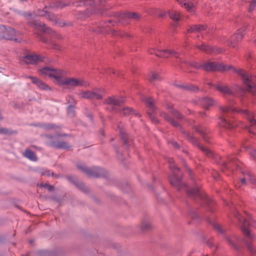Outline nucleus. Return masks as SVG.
I'll return each mask as SVG.
<instances>
[{
	"label": "nucleus",
	"instance_id": "1",
	"mask_svg": "<svg viewBox=\"0 0 256 256\" xmlns=\"http://www.w3.org/2000/svg\"><path fill=\"white\" fill-rule=\"evenodd\" d=\"M169 167L171 173L168 176V179L172 186L176 187L178 190L182 188L186 190L190 196H198L207 203L210 202V198L207 196L203 194L198 188H194L190 190L187 189L186 186L181 180L182 173L180 170L176 166L174 161L170 162Z\"/></svg>",
	"mask_w": 256,
	"mask_h": 256
},
{
	"label": "nucleus",
	"instance_id": "2",
	"mask_svg": "<svg viewBox=\"0 0 256 256\" xmlns=\"http://www.w3.org/2000/svg\"><path fill=\"white\" fill-rule=\"evenodd\" d=\"M234 216L240 223V228L242 232L246 235V239L245 241L248 249L252 254L256 256V250L254 249L248 242V240H250L254 238V236L250 232L248 228L250 222L248 220H246L241 216L238 212H236Z\"/></svg>",
	"mask_w": 256,
	"mask_h": 256
},
{
	"label": "nucleus",
	"instance_id": "3",
	"mask_svg": "<svg viewBox=\"0 0 256 256\" xmlns=\"http://www.w3.org/2000/svg\"><path fill=\"white\" fill-rule=\"evenodd\" d=\"M238 73L242 76L246 90L253 94H256V76H250L242 70H238Z\"/></svg>",
	"mask_w": 256,
	"mask_h": 256
},
{
	"label": "nucleus",
	"instance_id": "4",
	"mask_svg": "<svg viewBox=\"0 0 256 256\" xmlns=\"http://www.w3.org/2000/svg\"><path fill=\"white\" fill-rule=\"evenodd\" d=\"M62 72L61 76L58 82V84L66 86L68 87H78L85 85L86 82L83 80L74 77H64Z\"/></svg>",
	"mask_w": 256,
	"mask_h": 256
},
{
	"label": "nucleus",
	"instance_id": "5",
	"mask_svg": "<svg viewBox=\"0 0 256 256\" xmlns=\"http://www.w3.org/2000/svg\"><path fill=\"white\" fill-rule=\"evenodd\" d=\"M62 72V71L60 70H55L50 67H45L40 70V73L42 76H48L56 83H58Z\"/></svg>",
	"mask_w": 256,
	"mask_h": 256
},
{
	"label": "nucleus",
	"instance_id": "6",
	"mask_svg": "<svg viewBox=\"0 0 256 256\" xmlns=\"http://www.w3.org/2000/svg\"><path fill=\"white\" fill-rule=\"evenodd\" d=\"M194 66L196 68L202 66L207 71L228 70L232 68L231 66H226L223 64H216L214 62H208L202 66L196 65Z\"/></svg>",
	"mask_w": 256,
	"mask_h": 256
},
{
	"label": "nucleus",
	"instance_id": "7",
	"mask_svg": "<svg viewBox=\"0 0 256 256\" xmlns=\"http://www.w3.org/2000/svg\"><path fill=\"white\" fill-rule=\"evenodd\" d=\"M47 140L46 142L48 145L57 148H62L68 150L70 148V146L66 142L58 140L56 137L50 136H46Z\"/></svg>",
	"mask_w": 256,
	"mask_h": 256
},
{
	"label": "nucleus",
	"instance_id": "8",
	"mask_svg": "<svg viewBox=\"0 0 256 256\" xmlns=\"http://www.w3.org/2000/svg\"><path fill=\"white\" fill-rule=\"evenodd\" d=\"M16 32L12 28H6L4 26H0V39L16 40Z\"/></svg>",
	"mask_w": 256,
	"mask_h": 256
},
{
	"label": "nucleus",
	"instance_id": "9",
	"mask_svg": "<svg viewBox=\"0 0 256 256\" xmlns=\"http://www.w3.org/2000/svg\"><path fill=\"white\" fill-rule=\"evenodd\" d=\"M80 98H90L100 100L102 98V92L100 90L96 89L92 91L82 92L78 94Z\"/></svg>",
	"mask_w": 256,
	"mask_h": 256
},
{
	"label": "nucleus",
	"instance_id": "10",
	"mask_svg": "<svg viewBox=\"0 0 256 256\" xmlns=\"http://www.w3.org/2000/svg\"><path fill=\"white\" fill-rule=\"evenodd\" d=\"M220 110L222 112V115L220 118V120L218 122L219 125L221 126L228 128H234L236 125L232 124L230 122H228L226 120V114L230 111L231 109L226 106H222L221 107Z\"/></svg>",
	"mask_w": 256,
	"mask_h": 256
},
{
	"label": "nucleus",
	"instance_id": "11",
	"mask_svg": "<svg viewBox=\"0 0 256 256\" xmlns=\"http://www.w3.org/2000/svg\"><path fill=\"white\" fill-rule=\"evenodd\" d=\"M244 34V30H238L231 38L227 41L228 46L235 48L237 44L240 42Z\"/></svg>",
	"mask_w": 256,
	"mask_h": 256
},
{
	"label": "nucleus",
	"instance_id": "12",
	"mask_svg": "<svg viewBox=\"0 0 256 256\" xmlns=\"http://www.w3.org/2000/svg\"><path fill=\"white\" fill-rule=\"evenodd\" d=\"M42 58L40 56L36 54H28L22 58L20 61L22 64H36L42 61Z\"/></svg>",
	"mask_w": 256,
	"mask_h": 256
},
{
	"label": "nucleus",
	"instance_id": "13",
	"mask_svg": "<svg viewBox=\"0 0 256 256\" xmlns=\"http://www.w3.org/2000/svg\"><path fill=\"white\" fill-rule=\"evenodd\" d=\"M192 142L193 143H194L195 144H196L201 150H202L208 156V158H212L214 160H219L222 158L219 155L212 153L206 148L200 145L196 139L192 138Z\"/></svg>",
	"mask_w": 256,
	"mask_h": 256
},
{
	"label": "nucleus",
	"instance_id": "14",
	"mask_svg": "<svg viewBox=\"0 0 256 256\" xmlns=\"http://www.w3.org/2000/svg\"><path fill=\"white\" fill-rule=\"evenodd\" d=\"M150 54H154L156 56L158 57H162L164 58H168L170 56H174L178 58V54L171 50H156L154 49L150 50Z\"/></svg>",
	"mask_w": 256,
	"mask_h": 256
},
{
	"label": "nucleus",
	"instance_id": "15",
	"mask_svg": "<svg viewBox=\"0 0 256 256\" xmlns=\"http://www.w3.org/2000/svg\"><path fill=\"white\" fill-rule=\"evenodd\" d=\"M78 168L86 173L87 175L92 177H98L100 176V169L96 168H90L85 166H78Z\"/></svg>",
	"mask_w": 256,
	"mask_h": 256
},
{
	"label": "nucleus",
	"instance_id": "16",
	"mask_svg": "<svg viewBox=\"0 0 256 256\" xmlns=\"http://www.w3.org/2000/svg\"><path fill=\"white\" fill-rule=\"evenodd\" d=\"M124 102V99L122 97L118 98L115 97H108L105 100L106 104L114 106L120 107L122 104Z\"/></svg>",
	"mask_w": 256,
	"mask_h": 256
},
{
	"label": "nucleus",
	"instance_id": "17",
	"mask_svg": "<svg viewBox=\"0 0 256 256\" xmlns=\"http://www.w3.org/2000/svg\"><path fill=\"white\" fill-rule=\"evenodd\" d=\"M244 178L240 179V182L242 184H245L248 182L251 183H254V179L250 174L247 171H244L243 172Z\"/></svg>",
	"mask_w": 256,
	"mask_h": 256
},
{
	"label": "nucleus",
	"instance_id": "18",
	"mask_svg": "<svg viewBox=\"0 0 256 256\" xmlns=\"http://www.w3.org/2000/svg\"><path fill=\"white\" fill-rule=\"evenodd\" d=\"M216 88L224 94L231 95L233 94L232 91L227 86L217 84L216 86Z\"/></svg>",
	"mask_w": 256,
	"mask_h": 256
},
{
	"label": "nucleus",
	"instance_id": "19",
	"mask_svg": "<svg viewBox=\"0 0 256 256\" xmlns=\"http://www.w3.org/2000/svg\"><path fill=\"white\" fill-rule=\"evenodd\" d=\"M206 26L204 25H195L190 26L188 30V32L189 33L200 32L205 30Z\"/></svg>",
	"mask_w": 256,
	"mask_h": 256
},
{
	"label": "nucleus",
	"instance_id": "20",
	"mask_svg": "<svg viewBox=\"0 0 256 256\" xmlns=\"http://www.w3.org/2000/svg\"><path fill=\"white\" fill-rule=\"evenodd\" d=\"M178 2L182 6L184 7L187 10L191 12L193 10L194 5L192 3L190 2H187L186 0H177Z\"/></svg>",
	"mask_w": 256,
	"mask_h": 256
},
{
	"label": "nucleus",
	"instance_id": "21",
	"mask_svg": "<svg viewBox=\"0 0 256 256\" xmlns=\"http://www.w3.org/2000/svg\"><path fill=\"white\" fill-rule=\"evenodd\" d=\"M32 82L35 84L40 89L46 90L48 88V86L45 84L40 80L38 78L34 77H30Z\"/></svg>",
	"mask_w": 256,
	"mask_h": 256
},
{
	"label": "nucleus",
	"instance_id": "22",
	"mask_svg": "<svg viewBox=\"0 0 256 256\" xmlns=\"http://www.w3.org/2000/svg\"><path fill=\"white\" fill-rule=\"evenodd\" d=\"M32 24L35 28L44 32H46V28L45 24L38 20H35Z\"/></svg>",
	"mask_w": 256,
	"mask_h": 256
},
{
	"label": "nucleus",
	"instance_id": "23",
	"mask_svg": "<svg viewBox=\"0 0 256 256\" xmlns=\"http://www.w3.org/2000/svg\"><path fill=\"white\" fill-rule=\"evenodd\" d=\"M214 104V101L210 98H203L202 100V104L205 108H208Z\"/></svg>",
	"mask_w": 256,
	"mask_h": 256
},
{
	"label": "nucleus",
	"instance_id": "24",
	"mask_svg": "<svg viewBox=\"0 0 256 256\" xmlns=\"http://www.w3.org/2000/svg\"><path fill=\"white\" fill-rule=\"evenodd\" d=\"M142 100L146 104L147 106L149 107L152 112H154V101L151 98L144 96L142 98Z\"/></svg>",
	"mask_w": 256,
	"mask_h": 256
},
{
	"label": "nucleus",
	"instance_id": "25",
	"mask_svg": "<svg viewBox=\"0 0 256 256\" xmlns=\"http://www.w3.org/2000/svg\"><path fill=\"white\" fill-rule=\"evenodd\" d=\"M36 14L40 16H46L50 20H54V16L51 14L48 13L46 10H38Z\"/></svg>",
	"mask_w": 256,
	"mask_h": 256
},
{
	"label": "nucleus",
	"instance_id": "26",
	"mask_svg": "<svg viewBox=\"0 0 256 256\" xmlns=\"http://www.w3.org/2000/svg\"><path fill=\"white\" fill-rule=\"evenodd\" d=\"M24 156L30 160H36L37 158L36 157L34 154L30 150H26L24 152Z\"/></svg>",
	"mask_w": 256,
	"mask_h": 256
},
{
	"label": "nucleus",
	"instance_id": "27",
	"mask_svg": "<svg viewBox=\"0 0 256 256\" xmlns=\"http://www.w3.org/2000/svg\"><path fill=\"white\" fill-rule=\"evenodd\" d=\"M160 79V76L158 75V74L154 72H152L149 74L148 75V80L151 82H154L156 81H158Z\"/></svg>",
	"mask_w": 256,
	"mask_h": 256
},
{
	"label": "nucleus",
	"instance_id": "28",
	"mask_svg": "<svg viewBox=\"0 0 256 256\" xmlns=\"http://www.w3.org/2000/svg\"><path fill=\"white\" fill-rule=\"evenodd\" d=\"M138 17V14L135 12H127L120 15V18L137 19Z\"/></svg>",
	"mask_w": 256,
	"mask_h": 256
},
{
	"label": "nucleus",
	"instance_id": "29",
	"mask_svg": "<svg viewBox=\"0 0 256 256\" xmlns=\"http://www.w3.org/2000/svg\"><path fill=\"white\" fill-rule=\"evenodd\" d=\"M248 120L250 124V126L249 128L248 131L250 133L256 134V121L252 119L251 118H248Z\"/></svg>",
	"mask_w": 256,
	"mask_h": 256
},
{
	"label": "nucleus",
	"instance_id": "30",
	"mask_svg": "<svg viewBox=\"0 0 256 256\" xmlns=\"http://www.w3.org/2000/svg\"><path fill=\"white\" fill-rule=\"evenodd\" d=\"M170 17L174 21H178L180 18V13L176 11L169 12Z\"/></svg>",
	"mask_w": 256,
	"mask_h": 256
},
{
	"label": "nucleus",
	"instance_id": "31",
	"mask_svg": "<svg viewBox=\"0 0 256 256\" xmlns=\"http://www.w3.org/2000/svg\"><path fill=\"white\" fill-rule=\"evenodd\" d=\"M196 47L200 50L206 52L207 53L210 52L212 50V48L208 46H206L204 44H197Z\"/></svg>",
	"mask_w": 256,
	"mask_h": 256
},
{
	"label": "nucleus",
	"instance_id": "32",
	"mask_svg": "<svg viewBox=\"0 0 256 256\" xmlns=\"http://www.w3.org/2000/svg\"><path fill=\"white\" fill-rule=\"evenodd\" d=\"M119 110H120L121 113L124 116L130 115L134 114L132 109L128 107L123 108L122 110L120 108Z\"/></svg>",
	"mask_w": 256,
	"mask_h": 256
},
{
	"label": "nucleus",
	"instance_id": "33",
	"mask_svg": "<svg viewBox=\"0 0 256 256\" xmlns=\"http://www.w3.org/2000/svg\"><path fill=\"white\" fill-rule=\"evenodd\" d=\"M100 2V0H84L83 3L84 5L92 6L93 4H98Z\"/></svg>",
	"mask_w": 256,
	"mask_h": 256
},
{
	"label": "nucleus",
	"instance_id": "34",
	"mask_svg": "<svg viewBox=\"0 0 256 256\" xmlns=\"http://www.w3.org/2000/svg\"><path fill=\"white\" fill-rule=\"evenodd\" d=\"M140 228L142 230H149L151 228V224L150 222H142L141 224Z\"/></svg>",
	"mask_w": 256,
	"mask_h": 256
},
{
	"label": "nucleus",
	"instance_id": "35",
	"mask_svg": "<svg viewBox=\"0 0 256 256\" xmlns=\"http://www.w3.org/2000/svg\"><path fill=\"white\" fill-rule=\"evenodd\" d=\"M164 116L166 119H167L172 126H176V127L178 126V124L176 121L174 120L173 119H172L171 118H168L167 115L166 114H164Z\"/></svg>",
	"mask_w": 256,
	"mask_h": 256
},
{
	"label": "nucleus",
	"instance_id": "36",
	"mask_svg": "<svg viewBox=\"0 0 256 256\" xmlns=\"http://www.w3.org/2000/svg\"><path fill=\"white\" fill-rule=\"evenodd\" d=\"M13 133H14V132L8 129L0 128V134H10Z\"/></svg>",
	"mask_w": 256,
	"mask_h": 256
},
{
	"label": "nucleus",
	"instance_id": "37",
	"mask_svg": "<svg viewBox=\"0 0 256 256\" xmlns=\"http://www.w3.org/2000/svg\"><path fill=\"white\" fill-rule=\"evenodd\" d=\"M170 112H172V114L174 115L176 118H182V116L177 111H176V110H174L173 108H170Z\"/></svg>",
	"mask_w": 256,
	"mask_h": 256
},
{
	"label": "nucleus",
	"instance_id": "38",
	"mask_svg": "<svg viewBox=\"0 0 256 256\" xmlns=\"http://www.w3.org/2000/svg\"><path fill=\"white\" fill-rule=\"evenodd\" d=\"M68 115L72 117L74 116V108L72 106H70L68 108Z\"/></svg>",
	"mask_w": 256,
	"mask_h": 256
},
{
	"label": "nucleus",
	"instance_id": "39",
	"mask_svg": "<svg viewBox=\"0 0 256 256\" xmlns=\"http://www.w3.org/2000/svg\"><path fill=\"white\" fill-rule=\"evenodd\" d=\"M124 144L126 146H130L132 144V140L129 139H126L125 138H123Z\"/></svg>",
	"mask_w": 256,
	"mask_h": 256
},
{
	"label": "nucleus",
	"instance_id": "40",
	"mask_svg": "<svg viewBox=\"0 0 256 256\" xmlns=\"http://www.w3.org/2000/svg\"><path fill=\"white\" fill-rule=\"evenodd\" d=\"M68 103L73 104H75V101L74 98L72 96H68L67 98Z\"/></svg>",
	"mask_w": 256,
	"mask_h": 256
},
{
	"label": "nucleus",
	"instance_id": "41",
	"mask_svg": "<svg viewBox=\"0 0 256 256\" xmlns=\"http://www.w3.org/2000/svg\"><path fill=\"white\" fill-rule=\"evenodd\" d=\"M256 3L254 2L252 0L251 3L250 4V5L249 6V8H248L249 12H252L254 10V8L256 6Z\"/></svg>",
	"mask_w": 256,
	"mask_h": 256
},
{
	"label": "nucleus",
	"instance_id": "42",
	"mask_svg": "<svg viewBox=\"0 0 256 256\" xmlns=\"http://www.w3.org/2000/svg\"><path fill=\"white\" fill-rule=\"evenodd\" d=\"M41 127H42L45 129H46V130H49V129L54 128V126L50 124H43L42 126H41Z\"/></svg>",
	"mask_w": 256,
	"mask_h": 256
},
{
	"label": "nucleus",
	"instance_id": "43",
	"mask_svg": "<svg viewBox=\"0 0 256 256\" xmlns=\"http://www.w3.org/2000/svg\"><path fill=\"white\" fill-rule=\"evenodd\" d=\"M214 228L218 232H222V228L221 226L219 224H214Z\"/></svg>",
	"mask_w": 256,
	"mask_h": 256
},
{
	"label": "nucleus",
	"instance_id": "44",
	"mask_svg": "<svg viewBox=\"0 0 256 256\" xmlns=\"http://www.w3.org/2000/svg\"><path fill=\"white\" fill-rule=\"evenodd\" d=\"M40 186L41 187L46 188L49 190H51L54 188V187L52 186L48 185V184H40Z\"/></svg>",
	"mask_w": 256,
	"mask_h": 256
},
{
	"label": "nucleus",
	"instance_id": "45",
	"mask_svg": "<svg viewBox=\"0 0 256 256\" xmlns=\"http://www.w3.org/2000/svg\"><path fill=\"white\" fill-rule=\"evenodd\" d=\"M228 240V242L229 243V244L232 246L233 248H236V244H234V242H233L230 238H228L227 239Z\"/></svg>",
	"mask_w": 256,
	"mask_h": 256
},
{
	"label": "nucleus",
	"instance_id": "46",
	"mask_svg": "<svg viewBox=\"0 0 256 256\" xmlns=\"http://www.w3.org/2000/svg\"><path fill=\"white\" fill-rule=\"evenodd\" d=\"M170 144L175 148H179L178 144L176 142L172 141V142H170Z\"/></svg>",
	"mask_w": 256,
	"mask_h": 256
},
{
	"label": "nucleus",
	"instance_id": "47",
	"mask_svg": "<svg viewBox=\"0 0 256 256\" xmlns=\"http://www.w3.org/2000/svg\"><path fill=\"white\" fill-rule=\"evenodd\" d=\"M52 48L56 49V50H60V46L56 44H52Z\"/></svg>",
	"mask_w": 256,
	"mask_h": 256
},
{
	"label": "nucleus",
	"instance_id": "48",
	"mask_svg": "<svg viewBox=\"0 0 256 256\" xmlns=\"http://www.w3.org/2000/svg\"><path fill=\"white\" fill-rule=\"evenodd\" d=\"M251 155L253 158L256 159V150H254L253 152H251Z\"/></svg>",
	"mask_w": 256,
	"mask_h": 256
},
{
	"label": "nucleus",
	"instance_id": "49",
	"mask_svg": "<svg viewBox=\"0 0 256 256\" xmlns=\"http://www.w3.org/2000/svg\"><path fill=\"white\" fill-rule=\"evenodd\" d=\"M196 130L199 132L200 133L202 134H204L205 132H204V130H202L201 128H198L196 129Z\"/></svg>",
	"mask_w": 256,
	"mask_h": 256
},
{
	"label": "nucleus",
	"instance_id": "50",
	"mask_svg": "<svg viewBox=\"0 0 256 256\" xmlns=\"http://www.w3.org/2000/svg\"><path fill=\"white\" fill-rule=\"evenodd\" d=\"M92 30H93L94 32H104V30H101V29H92Z\"/></svg>",
	"mask_w": 256,
	"mask_h": 256
},
{
	"label": "nucleus",
	"instance_id": "51",
	"mask_svg": "<svg viewBox=\"0 0 256 256\" xmlns=\"http://www.w3.org/2000/svg\"><path fill=\"white\" fill-rule=\"evenodd\" d=\"M107 73H112V74H114V71L111 68H108L107 72H106Z\"/></svg>",
	"mask_w": 256,
	"mask_h": 256
},
{
	"label": "nucleus",
	"instance_id": "52",
	"mask_svg": "<svg viewBox=\"0 0 256 256\" xmlns=\"http://www.w3.org/2000/svg\"><path fill=\"white\" fill-rule=\"evenodd\" d=\"M68 179L72 181V182H75V180H74V178L72 176H69Z\"/></svg>",
	"mask_w": 256,
	"mask_h": 256
},
{
	"label": "nucleus",
	"instance_id": "53",
	"mask_svg": "<svg viewBox=\"0 0 256 256\" xmlns=\"http://www.w3.org/2000/svg\"><path fill=\"white\" fill-rule=\"evenodd\" d=\"M60 2H58V4H56V6L57 7H62V6H61L60 4Z\"/></svg>",
	"mask_w": 256,
	"mask_h": 256
},
{
	"label": "nucleus",
	"instance_id": "54",
	"mask_svg": "<svg viewBox=\"0 0 256 256\" xmlns=\"http://www.w3.org/2000/svg\"><path fill=\"white\" fill-rule=\"evenodd\" d=\"M203 138L204 139V140L205 141H207L208 140L206 137V136H204Z\"/></svg>",
	"mask_w": 256,
	"mask_h": 256
},
{
	"label": "nucleus",
	"instance_id": "55",
	"mask_svg": "<svg viewBox=\"0 0 256 256\" xmlns=\"http://www.w3.org/2000/svg\"><path fill=\"white\" fill-rule=\"evenodd\" d=\"M154 120V122H158V120H156V119H154V120Z\"/></svg>",
	"mask_w": 256,
	"mask_h": 256
},
{
	"label": "nucleus",
	"instance_id": "56",
	"mask_svg": "<svg viewBox=\"0 0 256 256\" xmlns=\"http://www.w3.org/2000/svg\"><path fill=\"white\" fill-rule=\"evenodd\" d=\"M254 226L256 228V222L254 223Z\"/></svg>",
	"mask_w": 256,
	"mask_h": 256
},
{
	"label": "nucleus",
	"instance_id": "57",
	"mask_svg": "<svg viewBox=\"0 0 256 256\" xmlns=\"http://www.w3.org/2000/svg\"><path fill=\"white\" fill-rule=\"evenodd\" d=\"M42 174L44 175V174H47V175H49L50 174H46V173H42Z\"/></svg>",
	"mask_w": 256,
	"mask_h": 256
},
{
	"label": "nucleus",
	"instance_id": "58",
	"mask_svg": "<svg viewBox=\"0 0 256 256\" xmlns=\"http://www.w3.org/2000/svg\"><path fill=\"white\" fill-rule=\"evenodd\" d=\"M164 15V14H160V16H162Z\"/></svg>",
	"mask_w": 256,
	"mask_h": 256
},
{
	"label": "nucleus",
	"instance_id": "59",
	"mask_svg": "<svg viewBox=\"0 0 256 256\" xmlns=\"http://www.w3.org/2000/svg\"><path fill=\"white\" fill-rule=\"evenodd\" d=\"M108 22H109V23L110 24V23H111L112 22V20H110Z\"/></svg>",
	"mask_w": 256,
	"mask_h": 256
},
{
	"label": "nucleus",
	"instance_id": "60",
	"mask_svg": "<svg viewBox=\"0 0 256 256\" xmlns=\"http://www.w3.org/2000/svg\"><path fill=\"white\" fill-rule=\"evenodd\" d=\"M244 112L246 114H248V112L247 110H245Z\"/></svg>",
	"mask_w": 256,
	"mask_h": 256
},
{
	"label": "nucleus",
	"instance_id": "61",
	"mask_svg": "<svg viewBox=\"0 0 256 256\" xmlns=\"http://www.w3.org/2000/svg\"><path fill=\"white\" fill-rule=\"evenodd\" d=\"M252 1H253L254 2L256 3V0H252Z\"/></svg>",
	"mask_w": 256,
	"mask_h": 256
},
{
	"label": "nucleus",
	"instance_id": "62",
	"mask_svg": "<svg viewBox=\"0 0 256 256\" xmlns=\"http://www.w3.org/2000/svg\"><path fill=\"white\" fill-rule=\"evenodd\" d=\"M180 62H184V61H182V60H180Z\"/></svg>",
	"mask_w": 256,
	"mask_h": 256
},
{
	"label": "nucleus",
	"instance_id": "63",
	"mask_svg": "<svg viewBox=\"0 0 256 256\" xmlns=\"http://www.w3.org/2000/svg\"><path fill=\"white\" fill-rule=\"evenodd\" d=\"M152 116H153L152 114H150V117H151L152 118Z\"/></svg>",
	"mask_w": 256,
	"mask_h": 256
},
{
	"label": "nucleus",
	"instance_id": "64",
	"mask_svg": "<svg viewBox=\"0 0 256 256\" xmlns=\"http://www.w3.org/2000/svg\"><path fill=\"white\" fill-rule=\"evenodd\" d=\"M254 42H255V44H256V40H254Z\"/></svg>",
	"mask_w": 256,
	"mask_h": 256
}]
</instances>
